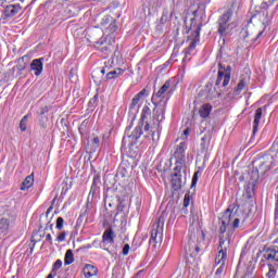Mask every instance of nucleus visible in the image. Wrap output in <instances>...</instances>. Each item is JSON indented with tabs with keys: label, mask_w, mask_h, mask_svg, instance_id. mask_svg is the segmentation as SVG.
I'll return each instance as SVG.
<instances>
[{
	"label": "nucleus",
	"mask_w": 278,
	"mask_h": 278,
	"mask_svg": "<svg viewBox=\"0 0 278 278\" xmlns=\"http://www.w3.org/2000/svg\"><path fill=\"white\" fill-rule=\"evenodd\" d=\"M240 226V217L238 216L237 210L227 208L219 218V244L224 249H229L231 239L229 232L233 229H238Z\"/></svg>",
	"instance_id": "obj_1"
},
{
	"label": "nucleus",
	"mask_w": 278,
	"mask_h": 278,
	"mask_svg": "<svg viewBox=\"0 0 278 278\" xmlns=\"http://www.w3.org/2000/svg\"><path fill=\"white\" fill-rule=\"evenodd\" d=\"M186 142H180L174 152V155L170 160L175 162L174 174L172 175V186L174 190H180L181 188V170L186 166Z\"/></svg>",
	"instance_id": "obj_2"
},
{
	"label": "nucleus",
	"mask_w": 278,
	"mask_h": 278,
	"mask_svg": "<svg viewBox=\"0 0 278 278\" xmlns=\"http://www.w3.org/2000/svg\"><path fill=\"white\" fill-rule=\"evenodd\" d=\"M218 34H220V36H229V34H231L236 27V22H233V13L231 11L224 13L218 21Z\"/></svg>",
	"instance_id": "obj_3"
},
{
	"label": "nucleus",
	"mask_w": 278,
	"mask_h": 278,
	"mask_svg": "<svg viewBox=\"0 0 278 278\" xmlns=\"http://www.w3.org/2000/svg\"><path fill=\"white\" fill-rule=\"evenodd\" d=\"M169 89L170 80H166L161 90L152 96V101L155 108H164V110H166V98L168 97Z\"/></svg>",
	"instance_id": "obj_4"
},
{
	"label": "nucleus",
	"mask_w": 278,
	"mask_h": 278,
	"mask_svg": "<svg viewBox=\"0 0 278 278\" xmlns=\"http://www.w3.org/2000/svg\"><path fill=\"white\" fill-rule=\"evenodd\" d=\"M154 121L152 124H146L143 127L144 131H149L150 129H157L160 127V123L164 121V106H155L153 110Z\"/></svg>",
	"instance_id": "obj_5"
},
{
	"label": "nucleus",
	"mask_w": 278,
	"mask_h": 278,
	"mask_svg": "<svg viewBox=\"0 0 278 278\" xmlns=\"http://www.w3.org/2000/svg\"><path fill=\"white\" fill-rule=\"evenodd\" d=\"M225 260H227V249H225V247H220L219 243V251L217 256L215 257V264L219 265V267L216 269L215 275L217 277H220V275H223V273H225Z\"/></svg>",
	"instance_id": "obj_6"
},
{
	"label": "nucleus",
	"mask_w": 278,
	"mask_h": 278,
	"mask_svg": "<svg viewBox=\"0 0 278 278\" xmlns=\"http://www.w3.org/2000/svg\"><path fill=\"white\" fill-rule=\"evenodd\" d=\"M16 222V216L11 213L3 214L2 218L0 219V231L5 233L10 227H14V223Z\"/></svg>",
	"instance_id": "obj_7"
},
{
	"label": "nucleus",
	"mask_w": 278,
	"mask_h": 278,
	"mask_svg": "<svg viewBox=\"0 0 278 278\" xmlns=\"http://www.w3.org/2000/svg\"><path fill=\"white\" fill-rule=\"evenodd\" d=\"M258 16L262 23L257 27L255 40L264 36V31H266V27L268 26V23H270V17H268V11H263L262 13H260Z\"/></svg>",
	"instance_id": "obj_8"
},
{
	"label": "nucleus",
	"mask_w": 278,
	"mask_h": 278,
	"mask_svg": "<svg viewBox=\"0 0 278 278\" xmlns=\"http://www.w3.org/2000/svg\"><path fill=\"white\" fill-rule=\"evenodd\" d=\"M185 251L187 253V263L190 265L197 264V253H199V248L189 242L187 245H185Z\"/></svg>",
	"instance_id": "obj_9"
},
{
	"label": "nucleus",
	"mask_w": 278,
	"mask_h": 278,
	"mask_svg": "<svg viewBox=\"0 0 278 278\" xmlns=\"http://www.w3.org/2000/svg\"><path fill=\"white\" fill-rule=\"evenodd\" d=\"M230 79L231 76L229 74V71L225 68H219L215 86H220V84H223V87L225 88L229 85Z\"/></svg>",
	"instance_id": "obj_10"
},
{
	"label": "nucleus",
	"mask_w": 278,
	"mask_h": 278,
	"mask_svg": "<svg viewBox=\"0 0 278 278\" xmlns=\"http://www.w3.org/2000/svg\"><path fill=\"white\" fill-rule=\"evenodd\" d=\"M42 62H45V59L40 58V59L33 60L30 63V71L34 72L36 77H39V75H42V68H43Z\"/></svg>",
	"instance_id": "obj_11"
},
{
	"label": "nucleus",
	"mask_w": 278,
	"mask_h": 278,
	"mask_svg": "<svg viewBox=\"0 0 278 278\" xmlns=\"http://www.w3.org/2000/svg\"><path fill=\"white\" fill-rule=\"evenodd\" d=\"M85 278H92L99 275V269L94 265L86 264L83 269Z\"/></svg>",
	"instance_id": "obj_12"
},
{
	"label": "nucleus",
	"mask_w": 278,
	"mask_h": 278,
	"mask_svg": "<svg viewBox=\"0 0 278 278\" xmlns=\"http://www.w3.org/2000/svg\"><path fill=\"white\" fill-rule=\"evenodd\" d=\"M144 97H147V89L141 90L132 98L130 108H140V104L142 103V101H144Z\"/></svg>",
	"instance_id": "obj_13"
},
{
	"label": "nucleus",
	"mask_w": 278,
	"mask_h": 278,
	"mask_svg": "<svg viewBox=\"0 0 278 278\" xmlns=\"http://www.w3.org/2000/svg\"><path fill=\"white\" fill-rule=\"evenodd\" d=\"M18 12H21V5L18 4L9 5L4 10L5 16H9V17L16 16Z\"/></svg>",
	"instance_id": "obj_14"
},
{
	"label": "nucleus",
	"mask_w": 278,
	"mask_h": 278,
	"mask_svg": "<svg viewBox=\"0 0 278 278\" xmlns=\"http://www.w3.org/2000/svg\"><path fill=\"white\" fill-rule=\"evenodd\" d=\"M102 242L103 244H112L114 242V231H112V229L104 231Z\"/></svg>",
	"instance_id": "obj_15"
},
{
	"label": "nucleus",
	"mask_w": 278,
	"mask_h": 278,
	"mask_svg": "<svg viewBox=\"0 0 278 278\" xmlns=\"http://www.w3.org/2000/svg\"><path fill=\"white\" fill-rule=\"evenodd\" d=\"M211 113H212V106L211 104H207V103L203 104L199 110V114L201 118H207Z\"/></svg>",
	"instance_id": "obj_16"
},
{
	"label": "nucleus",
	"mask_w": 278,
	"mask_h": 278,
	"mask_svg": "<svg viewBox=\"0 0 278 278\" xmlns=\"http://www.w3.org/2000/svg\"><path fill=\"white\" fill-rule=\"evenodd\" d=\"M34 186V174L27 176L22 182L21 190H29Z\"/></svg>",
	"instance_id": "obj_17"
},
{
	"label": "nucleus",
	"mask_w": 278,
	"mask_h": 278,
	"mask_svg": "<svg viewBox=\"0 0 278 278\" xmlns=\"http://www.w3.org/2000/svg\"><path fill=\"white\" fill-rule=\"evenodd\" d=\"M265 258L269 262H278V251L277 250H268L265 253Z\"/></svg>",
	"instance_id": "obj_18"
},
{
	"label": "nucleus",
	"mask_w": 278,
	"mask_h": 278,
	"mask_svg": "<svg viewBox=\"0 0 278 278\" xmlns=\"http://www.w3.org/2000/svg\"><path fill=\"white\" fill-rule=\"evenodd\" d=\"M249 84V78H241L237 85L236 88V93L240 94L242 90H244V88H247V85Z\"/></svg>",
	"instance_id": "obj_19"
},
{
	"label": "nucleus",
	"mask_w": 278,
	"mask_h": 278,
	"mask_svg": "<svg viewBox=\"0 0 278 278\" xmlns=\"http://www.w3.org/2000/svg\"><path fill=\"white\" fill-rule=\"evenodd\" d=\"M262 121V109H257L254 116V129L253 131H257V127H260V123Z\"/></svg>",
	"instance_id": "obj_20"
},
{
	"label": "nucleus",
	"mask_w": 278,
	"mask_h": 278,
	"mask_svg": "<svg viewBox=\"0 0 278 278\" xmlns=\"http://www.w3.org/2000/svg\"><path fill=\"white\" fill-rule=\"evenodd\" d=\"M123 73H125V71L123 68H117L115 71L109 72L106 74V78L108 79H115V77H121V75H123Z\"/></svg>",
	"instance_id": "obj_21"
},
{
	"label": "nucleus",
	"mask_w": 278,
	"mask_h": 278,
	"mask_svg": "<svg viewBox=\"0 0 278 278\" xmlns=\"http://www.w3.org/2000/svg\"><path fill=\"white\" fill-rule=\"evenodd\" d=\"M75 262V258L73 256V250H67L65 253V258H64V265L68 266Z\"/></svg>",
	"instance_id": "obj_22"
},
{
	"label": "nucleus",
	"mask_w": 278,
	"mask_h": 278,
	"mask_svg": "<svg viewBox=\"0 0 278 278\" xmlns=\"http://www.w3.org/2000/svg\"><path fill=\"white\" fill-rule=\"evenodd\" d=\"M277 277V266L273 264H268V273L266 274V278H276Z\"/></svg>",
	"instance_id": "obj_23"
},
{
	"label": "nucleus",
	"mask_w": 278,
	"mask_h": 278,
	"mask_svg": "<svg viewBox=\"0 0 278 278\" xmlns=\"http://www.w3.org/2000/svg\"><path fill=\"white\" fill-rule=\"evenodd\" d=\"M27 121H29V114L25 115L20 122L21 131H27Z\"/></svg>",
	"instance_id": "obj_24"
},
{
	"label": "nucleus",
	"mask_w": 278,
	"mask_h": 278,
	"mask_svg": "<svg viewBox=\"0 0 278 278\" xmlns=\"http://www.w3.org/2000/svg\"><path fill=\"white\" fill-rule=\"evenodd\" d=\"M24 60L25 56L17 61V71H25V68L27 67V64H25Z\"/></svg>",
	"instance_id": "obj_25"
},
{
	"label": "nucleus",
	"mask_w": 278,
	"mask_h": 278,
	"mask_svg": "<svg viewBox=\"0 0 278 278\" xmlns=\"http://www.w3.org/2000/svg\"><path fill=\"white\" fill-rule=\"evenodd\" d=\"M147 116H151V109H149V106H144L142 109V113H141V118L144 121V118H147Z\"/></svg>",
	"instance_id": "obj_26"
},
{
	"label": "nucleus",
	"mask_w": 278,
	"mask_h": 278,
	"mask_svg": "<svg viewBox=\"0 0 278 278\" xmlns=\"http://www.w3.org/2000/svg\"><path fill=\"white\" fill-rule=\"evenodd\" d=\"M100 140L99 137H93L92 141H91V147L92 150L96 151L97 149H99V144H100Z\"/></svg>",
	"instance_id": "obj_27"
},
{
	"label": "nucleus",
	"mask_w": 278,
	"mask_h": 278,
	"mask_svg": "<svg viewBox=\"0 0 278 278\" xmlns=\"http://www.w3.org/2000/svg\"><path fill=\"white\" fill-rule=\"evenodd\" d=\"M260 169L262 170V173H266L267 170H270V164H268V162L264 161L260 165Z\"/></svg>",
	"instance_id": "obj_28"
},
{
	"label": "nucleus",
	"mask_w": 278,
	"mask_h": 278,
	"mask_svg": "<svg viewBox=\"0 0 278 278\" xmlns=\"http://www.w3.org/2000/svg\"><path fill=\"white\" fill-rule=\"evenodd\" d=\"M56 229H64V218L58 217L56 219Z\"/></svg>",
	"instance_id": "obj_29"
},
{
	"label": "nucleus",
	"mask_w": 278,
	"mask_h": 278,
	"mask_svg": "<svg viewBox=\"0 0 278 278\" xmlns=\"http://www.w3.org/2000/svg\"><path fill=\"white\" fill-rule=\"evenodd\" d=\"M60 268H62V260L55 261L53 268H52V273H55V270H60Z\"/></svg>",
	"instance_id": "obj_30"
},
{
	"label": "nucleus",
	"mask_w": 278,
	"mask_h": 278,
	"mask_svg": "<svg viewBox=\"0 0 278 278\" xmlns=\"http://www.w3.org/2000/svg\"><path fill=\"white\" fill-rule=\"evenodd\" d=\"M195 47H197V41H192L188 47V49L185 51L186 55L187 53H190V51H194Z\"/></svg>",
	"instance_id": "obj_31"
},
{
	"label": "nucleus",
	"mask_w": 278,
	"mask_h": 278,
	"mask_svg": "<svg viewBox=\"0 0 278 278\" xmlns=\"http://www.w3.org/2000/svg\"><path fill=\"white\" fill-rule=\"evenodd\" d=\"M66 240V232H61L58 237H56V242H64Z\"/></svg>",
	"instance_id": "obj_32"
},
{
	"label": "nucleus",
	"mask_w": 278,
	"mask_h": 278,
	"mask_svg": "<svg viewBox=\"0 0 278 278\" xmlns=\"http://www.w3.org/2000/svg\"><path fill=\"white\" fill-rule=\"evenodd\" d=\"M129 249H130V247H129V244H125L124 245V248H123V255H129Z\"/></svg>",
	"instance_id": "obj_33"
},
{
	"label": "nucleus",
	"mask_w": 278,
	"mask_h": 278,
	"mask_svg": "<svg viewBox=\"0 0 278 278\" xmlns=\"http://www.w3.org/2000/svg\"><path fill=\"white\" fill-rule=\"evenodd\" d=\"M271 151L273 153H278V142L273 143Z\"/></svg>",
	"instance_id": "obj_34"
},
{
	"label": "nucleus",
	"mask_w": 278,
	"mask_h": 278,
	"mask_svg": "<svg viewBox=\"0 0 278 278\" xmlns=\"http://www.w3.org/2000/svg\"><path fill=\"white\" fill-rule=\"evenodd\" d=\"M184 205H185V207H188V205H190V199L187 198V195L184 199Z\"/></svg>",
	"instance_id": "obj_35"
},
{
	"label": "nucleus",
	"mask_w": 278,
	"mask_h": 278,
	"mask_svg": "<svg viewBox=\"0 0 278 278\" xmlns=\"http://www.w3.org/2000/svg\"><path fill=\"white\" fill-rule=\"evenodd\" d=\"M46 240H47L48 242H50V244H53V238L51 237V233H48V235L46 236Z\"/></svg>",
	"instance_id": "obj_36"
},
{
	"label": "nucleus",
	"mask_w": 278,
	"mask_h": 278,
	"mask_svg": "<svg viewBox=\"0 0 278 278\" xmlns=\"http://www.w3.org/2000/svg\"><path fill=\"white\" fill-rule=\"evenodd\" d=\"M275 1H277V0H264V3H265L266 5H274V4H275Z\"/></svg>",
	"instance_id": "obj_37"
},
{
	"label": "nucleus",
	"mask_w": 278,
	"mask_h": 278,
	"mask_svg": "<svg viewBox=\"0 0 278 278\" xmlns=\"http://www.w3.org/2000/svg\"><path fill=\"white\" fill-rule=\"evenodd\" d=\"M157 238V230H153L151 233V240H155Z\"/></svg>",
	"instance_id": "obj_38"
},
{
	"label": "nucleus",
	"mask_w": 278,
	"mask_h": 278,
	"mask_svg": "<svg viewBox=\"0 0 278 278\" xmlns=\"http://www.w3.org/2000/svg\"><path fill=\"white\" fill-rule=\"evenodd\" d=\"M192 187L197 186V174H194L193 178H192Z\"/></svg>",
	"instance_id": "obj_39"
},
{
	"label": "nucleus",
	"mask_w": 278,
	"mask_h": 278,
	"mask_svg": "<svg viewBox=\"0 0 278 278\" xmlns=\"http://www.w3.org/2000/svg\"><path fill=\"white\" fill-rule=\"evenodd\" d=\"M188 134H190V130L187 128L184 130V136L186 137V136H188Z\"/></svg>",
	"instance_id": "obj_40"
},
{
	"label": "nucleus",
	"mask_w": 278,
	"mask_h": 278,
	"mask_svg": "<svg viewBox=\"0 0 278 278\" xmlns=\"http://www.w3.org/2000/svg\"><path fill=\"white\" fill-rule=\"evenodd\" d=\"M5 0H0V5H4Z\"/></svg>",
	"instance_id": "obj_41"
},
{
	"label": "nucleus",
	"mask_w": 278,
	"mask_h": 278,
	"mask_svg": "<svg viewBox=\"0 0 278 278\" xmlns=\"http://www.w3.org/2000/svg\"><path fill=\"white\" fill-rule=\"evenodd\" d=\"M47 278H53V274H49Z\"/></svg>",
	"instance_id": "obj_42"
},
{
	"label": "nucleus",
	"mask_w": 278,
	"mask_h": 278,
	"mask_svg": "<svg viewBox=\"0 0 278 278\" xmlns=\"http://www.w3.org/2000/svg\"><path fill=\"white\" fill-rule=\"evenodd\" d=\"M51 210H53V206H50V207L48 208V213L51 212Z\"/></svg>",
	"instance_id": "obj_43"
},
{
	"label": "nucleus",
	"mask_w": 278,
	"mask_h": 278,
	"mask_svg": "<svg viewBox=\"0 0 278 278\" xmlns=\"http://www.w3.org/2000/svg\"><path fill=\"white\" fill-rule=\"evenodd\" d=\"M164 16H166V14H163V16L161 17V21H164Z\"/></svg>",
	"instance_id": "obj_44"
},
{
	"label": "nucleus",
	"mask_w": 278,
	"mask_h": 278,
	"mask_svg": "<svg viewBox=\"0 0 278 278\" xmlns=\"http://www.w3.org/2000/svg\"><path fill=\"white\" fill-rule=\"evenodd\" d=\"M101 73H102V75H104V74H105V71H104V70H102V71H101Z\"/></svg>",
	"instance_id": "obj_45"
},
{
	"label": "nucleus",
	"mask_w": 278,
	"mask_h": 278,
	"mask_svg": "<svg viewBox=\"0 0 278 278\" xmlns=\"http://www.w3.org/2000/svg\"><path fill=\"white\" fill-rule=\"evenodd\" d=\"M41 127H45V124H41Z\"/></svg>",
	"instance_id": "obj_46"
}]
</instances>
